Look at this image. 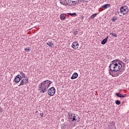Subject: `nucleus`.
Listing matches in <instances>:
<instances>
[{"instance_id": "1", "label": "nucleus", "mask_w": 129, "mask_h": 129, "mask_svg": "<svg viewBox=\"0 0 129 129\" xmlns=\"http://www.w3.org/2000/svg\"><path fill=\"white\" fill-rule=\"evenodd\" d=\"M109 68L110 75L112 77H117L119 75V73L117 72L120 71V69L122 68V64L119 63V59H115L110 62Z\"/></svg>"}, {"instance_id": "2", "label": "nucleus", "mask_w": 129, "mask_h": 129, "mask_svg": "<svg viewBox=\"0 0 129 129\" xmlns=\"http://www.w3.org/2000/svg\"><path fill=\"white\" fill-rule=\"evenodd\" d=\"M51 84H52V81L48 80L44 81L39 85L38 90L40 91V93H45Z\"/></svg>"}, {"instance_id": "3", "label": "nucleus", "mask_w": 129, "mask_h": 129, "mask_svg": "<svg viewBox=\"0 0 129 129\" xmlns=\"http://www.w3.org/2000/svg\"><path fill=\"white\" fill-rule=\"evenodd\" d=\"M128 7L126 6H122L120 8V12L123 15H126L128 13Z\"/></svg>"}, {"instance_id": "4", "label": "nucleus", "mask_w": 129, "mask_h": 129, "mask_svg": "<svg viewBox=\"0 0 129 129\" xmlns=\"http://www.w3.org/2000/svg\"><path fill=\"white\" fill-rule=\"evenodd\" d=\"M56 92V90L55 89V88L53 87H51L48 90V94L49 95V96H53L55 94Z\"/></svg>"}, {"instance_id": "5", "label": "nucleus", "mask_w": 129, "mask_h": 129, "mask_svg": "<svg viewBox=\"0 0 129 129\" xmlns=\"http://www.w3.org/2000/svg\"><path fill=\"white\" fill-rule=\"evenodd\" d=\"M60 4L67 7V6H71V0H59Z\"/></svg>"}, {"instance_id": "6", "label": "nucleus", "mask_w": 129, "mask_h": 129, "mask_svg": "<svg viewBox=\"0 0 129 129\" xmlns=\"http://www.w3.org/2000/svg\"><path fill=\"white\" fill-rule=\"evenodd\" d=\"M108 8H110V4H105L102 6L101 8H99V12H101L103 10L108 9Z\"/></svg>"}, {"instance_id": "7", "label": "nucleus", "mask_w": 129, "mask_h": 129, "mask_svg": "<svg viewBox=\"0 0 129 129\" xmlns=\"http://www.w3.org/2000/svg\"><path fill=\"white\" fill-rule=\"evenodd\" d=\"M22 79V76L20 75H18L14 79V81L16 83H19V82L21 81Z\"/></svg>"}, {"instance_id": "8", "label": "nucleus", "mask_w": 129, "mask_h": 129, "mask_svg": "<svg viewBox=\"0 0 129 129\" xmlns=\"http://www.w3.org/2000/svg\"><path fill=\"white\" fill-rule=\"evenodd\" d=\"M78 46H79V44L77 41L74 42L72 45V47L74 49V50H76V49H78Z\"/></svg>"}, {"instance_id": "9", "label": "nucleus", "mask_w": 129, "mask_h": 129, "mask_svg": "<svg viewBox=\"0 0 129 129\" xmlns=\"http://www.w3.org/2000/svg\"><path fill=\"white\" fill-rule=\"evenodd\" d=\"M107 40H108V36H107L106 38L104 39L101 42L102 45H105L106 44V42H107Z\"/></svg>"}, {"instance_id": "10", "label": "nucleus", "mask_w": 129, "mask_h": 129, "mask_svg": "<svg viewBox=\"0 0 129 129\" xmlns=\"http://www.w3.org/2000/svg\"><path fill=\"white\" fill-rule=\"evenodd\" d=\"M78 77V74L77 73H75L73 74V76L71 77V79H76Z\"/></svg>"}, {"instance_id": "11", "label": "nucleus", "mask_w": 129, "mask_h": 129, "mask_svg": "<svg viewBox=\"0 0 129 129\" xmlns=\"http://www.w3.org/2000/svg\"><path fill=\"white\" fill-rule=\"evenodd\" d=\"M60 19L61 20V21H64L65 19H66V16L65 15V14H62L60 16Z\"/></svg>"}, {"instance_id": "12", "label": "nucleus", "mask_w": 129, "mask_h": 129, "mask_svg": "<svg viewBox=\"0 0 129 129\" xmlns=\"http://www.w3.org/2000/svg\"><path fill=\"white\" fill-rule=\"evenodd\" d=\"M76 120H77V119L76 118V116H75V114H74L73 118L72 117V118H70V121H73L74 122V121H76Z\"/></svg>"}, {"instance_id": "13", "label": "nucleus", "mask_w": 129, "mask_h": 129, "mask_svg": "<svg viewBox=\"0 0 129 129\" xmlns=\"http://www.w3.org/2000/svg\"><path fill=\"white\" fill-rule=\"evenodd\" d=\"M79 3V0H73V1L72 2V4H71V5L74 6L75 5H76V4H78Z\"/></svg>"}, {"instance_id": "14", "label": "nucleus", "mask_w": 129, "mask_h": 129, "mask_svg": "<svg viewBox=\"0 0 129 129\" xmlns=\"http://www.w3.org/2000/svg\"><path fill=\"white\" fill-rule=\"evenodd\" d=\"M24 81H25V79H23L21 81L20 84L19 85V86H22V85H25V82Z\"/></svg>"}, {"instance_id": "15", "label": "nucleus", "mask_w": 129, "mask_h": 129, "mask_svg": "<svg viewBox=\"0 0 129 129\" xmlns=\"http://www.w3.org/2000/svg\"><path fill=\"white\" fill-rule=\"evenodd\" d=\"M46 44L48 45V46H49V47H51V48H52V47L54 46V44L52 43V42H47Z\"/></svg>"}, {"instance_id": "16", "label": "nucleus", "mask_w": 129, "mask_h": 129, "mask_svg": "<svg viewBox=\"0 0 129 129\" xmlns=\"http://www.w3.org/2000/svg\"><path fill=\"white\" fill-rule=\"evenodd\" d=\"M69 118L70 120V119L73 117V113H71L70 112L68 113Z\"/></svg>"}, {"instance_id": "17", "label": "nucleus", "mask_w": 129, "mask_h": 129, "mask_svg": "<svg viewBox=\"0 0 129 129\" xmlns=\"http://www.w3.org/2000/svg\"><path fill=\"white\" fill-rule=\"evenodd\" d=\"M79 32V29H78V30H75L74 31V36H77V35H78Z\"/></svg>"}, {"instance_id": "18", "label": "nucleus", "mask_w": 129, "mask_h": 129, "mask_svg": "<svg viewBox=\"0 0 129 129\" xmlns=\"http://www.w3.org/2000/svg\"><path fill=\"white\" fill-rule=\"evenodd\" d=\"M20 74L22 75L21 78H26V74H25V73L21 72Z\"/></svg>"}, {"instance_id": "19", "label": "nucleus", "mask_w": 129, "mask_h": 129, "mask_svg": "<svg viewBox=\"0 0 129 129\" xmlns=\"http://www.w3.org/2000/svg\"><path fill=\"white\" fill-rule=\"evenodd\" d=\"M117 20V17H113L112 18L111 21H112V22H114L116 21Z\"/></svg>"}, {"instance_id": "20", "label": "nucleus", "mask_w": 129, "mask_h": 129, "mask_svg": "<svg viewBox=\"0 0 129 129\" xmlns=\"http://www.w3.org/2000/svg\"><path fill=\"white\" fill-rule=\"evenodd\" d=\"M68 15L71 16L72 17H75V16H77V14H76V13H68Z\"/></svg>"}, {"instance_id": "21", "label": "nucleus", "mask_w": 129, "mask_h": 129, "mask_svg": "<svg viewBox=\"0 0 129 129\" xmlns=\"http://www.w3.org/2000/svg\"><path fill=\"white\" fill-rule=\"evenodd\" d=\"M115 95H116V96H117V97H119L121 98V94L119 93H116L115 94Z\"/></svg>"}, {"instance_id": "22", "label": "nucleus", "mask_w": 129, "mask_h": 129, "mask_svg": "<svg viewBox=\"0 0 129 129\" xmlns=\"http://www.w3.org/2000/svg\"><path fill=\"white\" fill-rule=\"evenodd\" d=\"M97 16V13H95L93 15H91L90 16L91 19H94L95 17H96Z\"/></svg>"}, {"instance_id": "23", "label": "nucleus", "mask_w": 129, "mask_h": 129, "mask_svg": "<svg viewBox=\"0 0 129 129\" xmlns=\"http://www.w3.org/2000/svg\"><path fill=\"white\" fill-rule=\"evenodd\" d=\"M115 103L117 105H119V104H120L121 102L120 101L117 100L115 101Z\"/></svg>"}, {"instance_id": "24", "label": "nucleus", "mask_w": 129, "mask_h": 129, "mask_svg": "<svg viewBox=\"0 0 129 129\" xmlns=\"http://www.w3.org/2000/svg\"><path fill=\"white\" fill-rule=\"evenodd\" d=\"M110 34V35H111V36H113V37H117V34H116V33H111Z\"/></svg>"}, {"instance_id": "25", "label": "nucleus", "mask_w": 129, "mask_h": 129, "mask_svg": "<svg viewBox=\"0 0 129 129\" xmlns=\"http://www.w3.org/2000/svg\"><path fill=\"white\" fill-rule=\"evenodd\" d=\"M125 70V69H124V68H122L121 69V71L120 72H119L118 73H119V74H120V72H123V71H124Z\"/></svg>"}, {"instance_id": "26", "label": "nucleus", "mask_w": 129, "mask_h": 129, "mask_svg": "<svg viewBox=\"0 0 129 129\" xmlns=\"http://www.w3.org/2000/svg\"><path fill=\"white\" fill-rule=\"evenodd\" d=\"M25 52H30V47H29L28 48H25Z\"/></svg>"}, {"instance_id": "27", "label": "nucleus", "mask_w": 129, "mask_h": 129, "mask_svg": "<svg viewBox=\"0 0 129 129\" xmlns=\"http://www.w3.org/2000/svg\"><path fill=\"white\" fill-rule=\"evenodd\" d=\"M111 126H114V127H113V129H115V128H116V127H115V124H114V123H112L111 124Z\"/></svg>"}, {"instance_id": "28", "label": "nucleus", "mask_w": 129, "mask_h": 129, "mask_svg": "<svg viewBox=\"0 0 129 129\" xmlns=\"http://www.w3.org/2000/svg\"><path fill=\"white\" fill-rule=\"evenodd\" d=\"M125 62H126V63L127 64V63H128V62H129V59L126 57L125 58Z\"/></svg>"}, {"instance_id": "29", "label": "nucleus", "mask_w": 129, "mask_h": 129, "mask_svg": "<svg viewBox=\"0 0 129 129\" xmlns=\"http://www.w3.org/2000/svg\"><path fill=\"white\" fill-rule=\"evenodd\" d=\"M64 127H66V125L62 124L61 125V128H64Z\"/></svg>"}, {"instance_id": "30", "label": "nucleus", "mask_w": 129, "mask_h": 129, "mask_svg": "<svg viewBox=\"0 0 129 129\" xmlns=\"http://www.w3.org/2000/svg\"><path fill=\"white\" fill-rule=\"evenodd\" d=\"M40 115L41 116V117H43L44 116V113H40Z\"/></svg>"}, {"instance_id": "31", "label": "nucleus", "mask_w": 129, "mask_h": 129, "mask_svg": "<svg viewBox=\"0 0 129 129\" xmlns=\"http://www.w3.org/2000/svg\"><path fill=\"white\" fill-rule=\"evenodd\" d=\"M80 118L79 117H78V119H77V120H76L77 122H79L80 121Z\"/></svg>"}, {"instance_id": "32", "label": "nucleus", "mask_w": 129, "mask_h": 129, "mask_svg": "<svg viewBox=\"0 0 129 129\" xmlns=\"http://www.w3.org/2000/svg\"><path fill=\"white\" fill-rule=\"evenodd\" d=\"M0 112H3V108L0 107Z\"/></svg>"}, {"instance_id": "33", "label": "nucleus", "mask_w": 129, "mask_h": 129, "mask_svg": "<svg viewBox=\"0 0 129 129\" xmlns=\"http://www.w3.org/2000/svg\"><path fill=\"white\" fill-rule=\"evenodd\" d=\"M28 82H29V81H25V82H24V85H26V84H27V83H28Z\"/></svg>"}, {"instance_id": "34", "label": "nucleus", "mask_w": 129, "mask_h": 129, "mask_svg": "<svg viewBox=\"0 0 129 129\" xmlns=\"http://www.w3.org/2000/svg\"><path fill=\"white\" fill-rule=\"evenodd\" d=\"M81 19L82 20H83V19H84V16H82L81 17Z\"/></svg>"}, {"instance_id": "35", "label": "nucleus", "mask_w": 129, "mask_h": 129, "mask_svg": "<svg viewBox=\"0 0 129 129\" xmlns=\"http://www.w3.org/2000/svg\"><path fill=\"white\" fill-rule=\"evenodd\" d=\"M122 64H123V67H125V63L124 62H123Z\"/></svg>"}, {"instance_id": "36", "label": "nucleus", "mask_w": 129, "mask_h": 129, "mask_svg": "<svg viewBox=\"0 0 129 129\" xmlns=\"http://www.w3.org/2000/svg\"><path fill=\"white\" fill-rule=\"evenodd\" d=\"M121 98H124V96H123V95H122V94L121 95Z\"/></svg>"}, {"instance_id": "37", "label": "nucleus", "mask_w": 129, "mask_h": 129, "mask_svg": "<svg viewBox=\"0 0 129 129\" xmlns=\"http://www.w3.org/2000/svg\"><path fill=\"white\" fill-rule=\"evenodd\" d=\"M119 63H120L121 64L122 63V64L123 63V62H122L121 61L119 60Z\"/></svg>"}, {"instance_id": "38", "label": "nucleus", "mask_w": 129, "mask_h": 129, "mask_svg": "<svg viewBox=\"0 0 129 129\" xmlns=\"http://www.w3.org/2000/svg\"><path fill=\"white\" fill-rule=\"evenodd\" d=\"M81 2H83V3H85V0H81Z\"/></svg>"}, {"instance_id": "39", "label": "nucleus", "mask_w": 129, "mask_h": 129, "mask_svg": "<svg viewBox=\"0 0 129 129\" xmlns=\"http://www.w3.org/2000/svg\"><path fill=\"white\" fill-rule=\"evenodd\" d=\"M89 2V0L85 1V3H88Z\"/></svg>"}, {"instance_id": "40", "label": "nucleus", "mask_w": 129, "mask_h": 129, "mask_svg": "<svg viewBox=\"0 0 129 129\" xmlns=\"http://www.w3.org/2000/svg\"><path fill=\"white\" fill-rule=\"evenodd\" d=\"M25 81H29V80L28 79V78L25 79Z\"/></svg>"}, {"instance_id": "41", "label": "nucleus", "mask_w": 129, "mask_h": 129, "mask_svg": "<svg viewBox=\"0 0 129 129\" xmlns=\"http://www.w3.org/2000/svg\"><path fill=\"white\" fill-rule=\"evenodd\" d=\"M123 96H124V97H125V96H126V94H124L123 95Z\"/></svg>"}]
</instances>
